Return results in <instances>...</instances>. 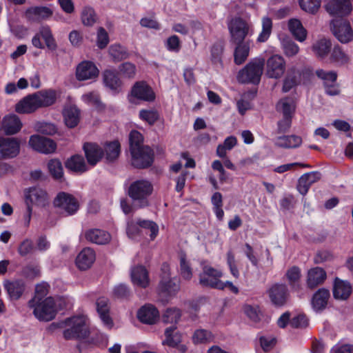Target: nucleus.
Masks as SVG:
<instances>
[{
  "label": "nucleus",
  "instance_id": "obj_62",
  "mask_svg": "<svg viewBox=\"0 0 353 353\" xmlns=\"http://www.w3.org/2000/svg\"><path fill=\"white\" fill-rule=\"evenodd\" d=\"M301 270L297 266H293L289 268L286 273L285 276L288 281L289 285H295V282L300 281L301 279Z\"/></svg>",
  "mask_w": 353,
  "mask_h": 353
},
{
  "label": "nucleus",
  "instance_id": "obj_9",
  "mask_svg": "<svg viewBox=\"0 0 353 353\" xmlns=\"http://www.w3.org/2000/svg\"><path fill=\"white\" fill-rule=\"evenodd\" d=\"M331 28L336 38L341 43H348L353 39V30L350 22L343 17L334 19Z\"/></svg>",
  "mask_w": 353,
  "mask_h": 353
},
{
  "label": "nucleus",
  "instance_id": "obj_44",
  "mask_svg": "<svg viewBox=\"0 0 353 353\" xmlns=\"http://www.w3.org/2000/svg\"><path fill=\"white\" fill-rule=\"evenodd\" d=\"M330 61L343 65L349 62L350 58L339 46H336L331 52Z\"/></svg>",
  "mask_w": 353,
  "mask_h": 353
},
{
  "label": "nucleus",
  "instance_id": "obj_17",
  "mask_svg": "<svg viewBox=\"0 0 353 353\" xmlns=\"http://www.w3.org/2000/svg\"><path fill=\"white\" fill-rule=\"evenodd\" d=\"M132 97L145 101H153L155 94L152 88L145 81H137L131 90Z\"/></svg>",
  "mask_w": 353,
  "mask_h": 353
},
{
  "label": "nucleus",
  "instance_id": "obj_14",
  "mask_svg": "<svg viewBox=\"0 0 353 353\" xmlns=\"http://www.w3.org/2000/svg\"><path fill=\"white\" fill-rule=\"evenodd\" d=\"M28 143L33 150L43 154L53 153L57 149V144L53 140L38 134L32 135Z\"/></svg>",
  "mask_w": 353,
  "mask_h": 353
},
{
  "label": "nucleus",
  "instance_id": "obj_16",
  "mask_svg": "<svg viewBox=\"0 0 353 353\" xmlns=\"http://www.w3.org/2000/svg\"><path fill=\"white\" fill-rule=\"evenodd\" d=\"M19 149L20 144L16 138L0 137V159L15 157Z\"/></svg>",
  "mask_w": 353,
  "mask_h": 353
},
{
  "label": "nucleus",
  "instance_id": "obj_54",
  "mask_svg": "<svg viewBox=\"0 0 353 353\" xmlns=\"http://www.w3.org/2000/svg\"><path fill=\"white\" fill-rule=\"evenodd\" d=\"M49 171L52 176L56 179H59L63 177V167L61 161L58 159H52L48 164Z\"/></svg>",
  "mask_w": 353,
  "mask_h": 353
},
{
  "label": "nucleus",
  "instance_id": "obj_38",
  "mask_svg": "<svg viewBox=\"0 0 353 353\" xmlns=\"http://www.w3.org/2000/svg\"><path fill=\"white\" fill-rule=\"evenodd\" d=\"M288 28L290 32L296 40L301 42L305 41L307 36V31L299 19H290L288 22Z\"/></svg>",
  "mask_w": 353,
  "mask_h": 353
},
{
  "label": "nucleus",
  "instance_id": "obj_2",
  "mask_svg": "<svg viewBox=\"0 0 353 353\" xmlns=\"http://www.w3.org/2000/svg\"><path fill=\"white\" fill-rule=\"evenodd\" d=\"M153 189L152 183L146 179L136 180L130 184L127 194L135 209L145 208L150 205V197Z\"/></svg>",
  "mask_w": 353,
  "mask_h": 353
},
{
  "label": "nucleus",
  "instance_id": "obj_64",
  "mask_svg": "<svg viewBox=\"0 0 353 353\" xmlns=\"http://www.w3.org/2000/svg\"><path fill=\"white\" fill-rule=\"evenodd\" d=\"M119 69L122 75L127 78H133L136 74L135 65L130 62L121 64Z\"/></svg>",
  "mask_w": 353,
  "mask_h": 353
},
{
  "label": "nucleus",
  "instance_id": "obj_59",
  "mask_svg": "<svg viewBox=\"0 0 353 353\" xmlns=\"http://www.w3.org/2000/svg\"><path fill=\"white\" fill-rule=\"evenodd\" d=\"M227 265L229 267L231 274L236 279L240 276L239 269L237 268L236 261L234 254L232 250H229L226 254Z\"/></svg>",
  "mask_w": 353,
  "mask_h": 353
},
{
  "label": "nucleus",
  "instance_id": "obj_22",
  "mask_svg": "<svg viewBox=\"0 0 353 353\" xmlns=\"http://www.w3.org/2000/svg\"><path fill=\"white\" fill-rule=\"evenodd\" d=\"M321 174L318 171L307 172L303 174L298 180L297 190L302 195H305L310 186L320 180Z\"/></svg>",
  "mask_w": 353,
  "mask_h": 353
},
{
  "label": "nucleus",
  "instance_id": "obj_18",
  "mask_svg": "<svg viewBox=\"0 0 353 353\" xmlns=\"http://www.w3.org/2000/svg\"><path fill=\"white\" fill-rule=\"evenodd\" d=\"M99 70L91 61H82L77 67L76 77L79 81H85L97 77Z\"/></svg>",
  "mask_w": 353,
  "mask_h": 353
},
{
  "label": "nucleus",
  "instance_id": "obj_41",
  "mask_svg": "<svg viewBox=\"0 0 353 353\" xmlns=\"http://www.w3.org/2000/svg\"><path fill=\"white\" fill-rule=\"evenodd\" d=\"M104 154L108 162L116 160L121 152V145L118 141L106 143L104 145Z\"/></svg>",
  "mask_w": 353,
  "mask_h": 353
},
{
  "label": "nucleus",
  "instance_id": "obj_20",
  "mask_svg": "<svg viewBox=\"0 0 353 353\" xmlns=\"http://www.w3.org/2000/svg\"><path fill=\"white\" fill-rule=\"evenodd\" d=\"M85 157L89 165H95L103 157V150L94 143H85L83 146Z\"/></svg>",
  "mask_w": 353,
  "mask_h": 353
},
{
  "label": "nucleus",
  "instance_id": "obj_53",
  "mask_svg": "<svg viewBox=\"0 0 353 353\" xmlns=\"http://www.w3.org/2000/svg\"><path fill=\"white\" fill-rule=\"evenodd\" d=\"M299 5L303 10L315 14L321 6V0H299Z\"/></svg>",
  "mask_w": 353,
  "mask_h": 353
},
{
  "label": "nucleus",
  "instance_id": "obj_24",
  "mask_svg": "<svg viewBox=\"0 0 353 353\" xmlns=\"http://www.w3.org/2000/svg\"><path fill=\"white\" fill-rule=\"evenodd\" d=\"M96 305L97 311L103 325L108 329L112 328L113 327L114 323L110 316V306L108 299L105 297L99 298L97 300Z\"/></svg>",
  "mask_w": 353,
  "mask_h": 353
},
{
  "label": "nucleus",
  "instance_id": "obj_19",
  "mask_svg": "<svg viewBox=\"0 0 353 353\" xmlns=\"http://www.w3.org/2000/svg\"><path fill=\"white\" fill-rule=\"evenodd\" d=\"M137 318L143 323L152 325L159 320V312L154 306L147 304L139 310Z\"/></svg>",
  "mask_w": 353,
  "mask_h": 353
},
{
  "label": "nucleus",
  "instance_id": "obj_46",
  "mask_svg": "<svg viewBox=\"0 0 353 353\" xmlns=\"http://www.w3.org/2000/svg\"><path fill=\"white\" fill-rule=\"evenodd\" d=\"M143 135L137 130H132L129 135L130 151L133 152L139 150L141 148H148L143 145Z\"/></svg>",
  "mask_w": 353,
  "mask_h": 353
},
{
  "label": "nucleus",
  "instance_id": "obj_23",
  "mask_svg": "<svg viewBox=\"0 0 353 353\" xmlns=\"http://www.w3.org/2000/svg\"><path fill=\"white\" fill-rule=\"evenodd\" d=\"M352 292L350 282L336 277L333 285V296L335 299L346 300Z\"/></svg>",
  "mask_w": 353,
  "mask_h": 353
},
{
  "label": "nucleus",
  "instance_id": "obj_15",
  "mask_svg": "<svg viewBox=\"0 0 353 353\" xmlns=\"http://www.w3.org/2000/svg\"><path fill=\"white\" fill-rule=\"evenodd\" d=\"M327 12L337 18L348 15L352 11L350 0H330L326 5Z\"/></svg>",
  "mask_w": 353,
  "mask_h": 353
},
{
  "label": "nucleus",
  "instance_id": "obj_56",
  "mask_svg": "<svg viewBox=\"0 0 353 353\" xmlns=\"http://www.w3.org/2000/svg\"><path fill=\"white\" fill-rule=\"evenodd\" d=\"M159 115L157 110H141L139 111V118L150 125H153L159 119Z\"/></svg>",
  "mask_w": 353,
  "mask_h": 353
},
{
  "label": "nucleus",
  "instance_id": "obj_57",
  "mask_svg": "<svg viewBox=\"0 0 353 353\" xmlns=\"http://www.w3.org/2000/svg\"><path fill=\"white\" fill-rule=\"evenodd\" d=\"M137 225L143 228L149 229L151 232L150 236L152 240H153L157 235L159 232V227L156 223L150 220H142L141 219H137Z\"/></svg>",
  "mask_w": 353,
  "mask_h": 353
},
{
  "label": "nucleus",
  "instance_id": "obj_5",
  "mask_svg": "<svg viewBox=\"0 0 353 353\" xmlns=\"http://www.w3.org/2000/svg\"><path fill=\"white\" fill-rule=\"evenodd\" d=\"M26 203L27 205V225H29L32 211V205L45 207L48 204L47 192L39 188H30L25 192Z\"/></svg>",
  "mask_w": 353,
  "mask_h": 353
},
{
  "label": "nucleus",
  "instance_id": "obj_52",
  "mask_svg": "<svg viewBox=\"0 0 353 353\" xmlns=\"http://www.w3.org/2000/svg\"><path fill=\"white\" fill-rule=\"evenodd\" d=\"M180 274L185 280H190L192 277V269L185 254L180 256Z\"/></svg>",
  "mask_w": 353,
  "mask_h": 353
},
{
  "label": "nucleus",
  "instance_id": "obj_55",
  "mask_svg": "<svg viewBox=\"0 0 353 353\" xmlns=\"http://www.w3.org/2000/svg\"><path fill=\"white\" fill-rule=\"evenodd\" d=\"M48 284L45 283L37 285L35 288V295L29 301L28 305H34L33 304H34V303L43 300V298L48 294Z\"/></svg>",
  "mask_w": 353,
  "mask_h": 353
},
{
  "label": "nucleus",
  "instance_id": "obj_34",
  "mask_svg": "<svg viewBox=\"0 0 353 353\" xmlns=\"http://www.w3.org/2000/svg\"><path fill=\"white\" fill-rule=\"evenodd\" d=\"M330 296V291L325 288L319 289L313 295L312 305L314 310L321 311L325 308Z\"/></svg>",
  "mask_w": 353,
  "mask_h": 353
},
{
  "label": "nucleus",
  "instance_id": "obj_31",
  "mask_svg": "<svg viewBox=\"0 0 353 353\" xmlns=\"http://www.w3.org/2000/svg\"><path fill=\"white\" fill-rule=\"evenodd\" d=\"M34 94L39 108L50 106L55 103L57 99V93L52 89L42 90Z\"/></svg>",
  "mask_w": 353,
  "mask_h": 353
},
{
  "label": "nucleus",
  "instance_id": "obj_4",
  "mask_svg": "<svg viewBox=\"0 0 353 353\" xmlns=\"http://www.w3.org/2000/svg\"><path fill=\"white\" fill-rule=\"evenodd\" d=\"M34 305H29L33 308V314L39 321H50L54 319L59 310L54 298L50 296L39 302Z\"/></svg>",
  "mask_w": 353,
  "mask_h": 353
},
{
  "label": "nucleus",
  "instance_id": "obj_28",
  "mask_svg": "<svg viewBox=\"0 0 353 353\" xmlns=\"http://www.w3.org/2000/svg\"><path fill=\"white\" fill-rule=\"evenodd\" d=\"M21 127V121L14 114L7 115L2 120V129L7 135H12L17 133Z\"/></svg>",
  "mask_w": 353,
  "mask_h": 353
},
{
  "label": "nucleus",
  "instance_id": "obj_6",
  "mask_svg": "<svg viewBox=\"0 0 353 353\" xmlns=\"http://www.w3.org/2000/svg\"><path fill=\"white\" fill-rule=\"evenodd\" d=\"M232 43H241L245 41V37L249 34L251 24L241 17L233 18L228 23Z\"/></svg>",
  "mask_w": 353,
  "mask_h": 353
},
{
  "label": "nucleus",
  "instance_id": "obj_32",
  "mask_svg": "<svg viewBox=\"0 0 353 353\" xmlns=\"http://www.w3.org/2000/svg\"><path fill=\"white\" fill-rule=\"evenodd\" d=\"M39 108L34 94H30L18 102L15 110L19 114H30Z\"/></svg>",
  "mask_w": 353,
  "mask_h": 353
},
{
  "label": "nucleus",
  "instance_id": "obj_60",
  "mask_svg": "<svg viewBox=\"0 0 353 353\" xmlns=\"http://www.w3.org/2000/svg\"><path fill=\"white\" fill-rule=\"evenodd\" d=\"M85 340H86V343L88 344L99 345L101 344L105 343L108 341V338L104 334L99 331H96L92 334L90 333L89 336Z\"/></svg>",
  "mask_w": 353,
  "mask_h": 353
},
{
  "label": "nucleus",
  "instance_id": "obj_45",
  "mask_svg": "<svg viewBox=\"0 0 353 353\" xmlns=\"http://www.w3.org/2000/svg\"><path fill=\"white\" fill-rule=\"evenodd\" d=\"M26 14L34 15L35 19H46L50 17L52 14V11L46 6H37L32 7L27 10Z\"/></svg>",
  "mask_w": 353,
  "mask_h": 353
},
{
  "label": "nucleus",
  "instance_id": "obj_29",
  "mask_svg": "<svg viewBox=\"0 0 353 353\" xmlns=\"http://www.w3.org/2000/svg\"><path fill=\"white\" fill-rule=\"evenodd\" d=\"M95 260V253L91 248H84L77 256L76 265L81 270L91 267Z\"/></svg>",
  "mask_w": 353,
  "mask_h": 353
},
{
  "label": "nucleus",
  "instance_id": "obj_58",
  "mask_svg": "<svg viewBox=\"0 0 353 353\" xmlns=\"http://www.w3.org/2000/svg\"><path fill=\"white\" fill-rule=\"evenodd\" d=\"M34 128L37 132L47 135H53L57 132L56 125L51 123L37 122Z\"/></svg>",
  "mask_w": 353,
  "mask_h": 353
},
{
  "label": "nucleus",
  "instance_id": "obj_63",
  "mask_svg": "<svg viewBox=\"0 0 353 353\" xmlns=\"http://www.w3.org/2000/svg\"><path fill=\"white\" fill-rule=\"evenodd\" d=\"M282 46L284 54L287 57H294L299 51L298 45L291 40L283 41Z\"/></svg>",
  "mask_w": 353,
  "mask_h": 353
},
{
  "label": "nucleus",
  "instance_id": "obj_27",
  "mask_svg": "<svg viewBox=\"0 0 353 353\" xmlns=\"http://www.w3.org/2000/svg\"><path fill=\"white\" fill-rule=\"evenodd\" d=\"M63 121L69 128H75L80 121V110L75 105H70L63 110Z\"/></svg>",
  "mask_w": 353,
  "mask_h": 353
},
{
  "label": "nucleus",
  "instance_id": "obj_21",
  "mask_svg": "<svg viewBox=\"0 0 353 353\" xmlns=\"http://www.w3.org/2000/svg\"><path fill=\"white\" fill-rule=\"evenodd\" d=\"M327 278L326 272L321 268L315 267L310 269L307 274L306 285L311 290L323 284Z\"/></svg>",
  "mask_w": 353,
  "mask_h": 353
},
{
  "label": "nucleus",
  "instance_id": "obj_40",
  "mask_svg": "<svg viewBox=\"0 0 353 353\" xmlns=\"http://www.w3.org/2000/svg\"><path fill=\"white\" fill-rule=\"evenodd\" d=\"M332 43L330 40L321 39L316 41L312 46V50L319 58L323 59L330 52Z\"/></svg>",
  "mask_w": 353,
  "mask_h": 353
},
{
  "label": "nucleus",
  "instance_id": "obj_35",
  "mask_svg": "<svg viewBox=\"0 0 353 353\" xmlns=\"http://www.w3.org/2000/svg\"><path fill=\"white\" fill-rule=\"evenodd\" d=\"M65 167L72 172L80 174L88 170L83 157L79 154L73 155L68 159L65 162Z\"/></svg>",
  "mask_w": 353,
  "mask_h": 353
},
{
  "label": "nucleus",
  "instance_id": "obj_11",
  "mask_svg": "<svg viewBox=\"0 0 353 353\" xmlns=\"http://www.w3.org/2000/svg\"><path fill=\"white\" fill-rule=\"evenodd\" d=\"M267 293L272 304L277 307L285 305L290 297L288 288L284 283L272 284Z\"/></svg>",
  "mask_w": 353,
  "mask_h": 353
},
{
  "label": "nucleus",
  "instance_id": "obj_47",
  "mask_svg": "<svg viewBox=\"0 0 353 353\" xmlns=\"http://www.w3.org/2000/svg\"><path fill=\"white\" fill-rule=\"evenodd\" d=\"M81 18L83 24L86 26H93L97 20L94 9L90 6H85L83 8Z\"/></svg>",
  "mask_w": 353,
  "mask_h": 353
},
{
  "label": "nucleus",
  "instance_id": "obj_25",
  "mask_svg": "<svg viewBox=\"0 0 353 353\" xmlns=\"http://www.w3.org/2000/svg\"><path fill=\"white\" fill-rule=\"evenodd\" d=\"M3 287L12 300L19 299L26 289L25 282L21 279L6 280L3 283Z\"/></svg>",
  "mask_w": 353,
  "mask_h": 353
},
{
  "label": "nucleus",
  "instance_id": "obj_37",
  "mask_svg": "<svg viewBox=\"0 0 353 353\" xmlns=\"http://www.w3.org/2000/svg\"><path fill=\"white\" fill-rule=\"evenodd\" d=\"M302 143V139L296 135L279 137L274 144L283 148H294L299 147Z\"/></svg>",
  "mask_w": 353,
  "mask_h": 353
},
{
  "label": "nucleus",
  "instance_id": "obj_26",
  "mask_svg": "<svg viewBox=\"0 0 353 353\" xmlns=\"http://www.w3.org/2000/svg\"><path fill=\"white\" fill-rule=\"evenodd\" d=\"M102 76L105 87L114 92H118L120 90L122 82L116 70L107 69L103 71Z\"/></svg>",
  "mask_w": 353,
  "mask_h": 353
},
{
  "label": "nucleus",
  "instance_id": "obj_39",
  "mask_svg": "<svg viewBox=\"0 0 353 353\" xmlns=\"http://www.w3.org/2000/svg\"><path fill=\"white\" fill-rule=\"evenodd\" d=\"M165 339L163 341V344L168 345L170 347H175L181 343V336L176 331L175 325H171L165 330Z\"/></svg>",
  "mask_w": 353,
  "mask_h": 353
},
{
  "label": "nucleus",
  "instance_id": "obj_30",
  "mask_svg": "<svg viewBox=\"0 0 353 353\" xmlns=\"http://www.w3.org/2000/svg\"><path fill=\"white\" fill-rule=\"evenodd\" d=\"M131 279L134 285L145 288L149 285L148 272L143 265H138L131 270Z\"/></svg>",
  "mask_w": 353,
  "mask_h": 353
},
{
  "label": "nucleus",
  "instance_id": "obj_42",
  "mask_svg": "<svg viewBox=\"0 0 353 353\" xmlns=\"http://www.w3.org/2000/svg\"><path fill=\"white\" fill-rule=\"evenodd\" d=\"M213 335L210 331L205 329L196 330L192 336L194 344H205L212 341Z\"/></svg>",
  "mask_w": 353,
  "mask_h": 353
},
{
  "label": "nucleus",
  "instance_id": "obj_7",
  "mask_svg": "<svg viewBox=\"0 0 353 353\" xmlns=\"http://www.w3.org/2000/svg\"><path fill=\"white\" fill-rule=\"evenodd\" d=\"M222 276L221 271L210 265H205L199 274V284L203 287L223 290V282L220 280Z\"/></svg>",
  "mask_w": 353,
  "mask_h": 353
},
{
  "label": "nucleus",
  "instance_id": "obj_49",
  "mask_svg": "<svg viewBox=\"0 0 353 353\" xmlns=\"http://www.w3.org/2000/svg\"><path fill=\"white\" fill-rule=\"evenodd\" d=\"M276 109L282 112L283 117H292L294 110L293 100L288 97L280 100L276 105Z\"/></svg>",
  "mask_w": 353,
  "mask_h": 353
},
{
  "label": "nucleus",
  "instance_id": "obj_43",
  "mask_svg": "<svg viewBox=\"0 0 353 353\" xmlns=\"http://www.w3.org/2000/svg\"><path fill=\"white\" fill-rule=\"evenodd\" d=\"M108 51L113 61L116 62L125 59L129 56L127 49L119 44L111 45Z\"/></svg>",
  "mask_w": 353,
  "mask_h": 353
},
{
  "label": "nucleus",
  "instance_id": "obj_50",
  "mask_svg": "<svg viewBox=\"0 0 353 353\" xmlns=\"http://www.w3.org/2000/svg\"><path fill=\"white\" fill-rule=\"evenodd\" d=\"M316 76L323 81L324 87L332 85L336 82L337 74L335 72H326L322 69L316 71Z\"/></svg>",
  "mask_w": 353,
  "mask_h": 353
},
{
  "label": "nucleus",
  "instance_id": "obj_12",
  "mask_svg": "<svg viewBox=\"0 0 353 353\" xmlns=\"http://www.w3.org/2000/svg\"><path fill=\"white\" fill-rule=\"evenodd\" d=\"M286 68L284 58L279 54L271 56L266 61V75L271 79L281 78Z\"/></svg>",
  "mask_w": 353,
  "mask_h": 353
},
{
  "label": "nucleus",
  "instance_id": "obj_13",
  "mask_svg": "<svg viewBox=\"0 0 353 353\" xmlns=\"http://www.w3.org/2000/svg\"><path fill=\"white\" fill-rule=\"evenodd\" d=\"M132 164L136 168H146L150 167L154 161V152L150 148H141L139 150L131 152Z\"/></svg>",
  "mask_w": 353,
  "mask_h": 353
},
{
  "label": "nucleus",
  "instance_id": "obj_33",
  "mask_svg": "<svg viewBox=\"0 0 353 353\" xmlns=\"http://www.w3.org/2000/svg\"><path fill=\"white\" fill-rule=\"evenodd\" d=\"M85 239L99 245L106 244L111 239L110 234L103 230L90 229L85 233Z\"/></svg>",
  "mask_w": 353,
  "mask_h": 353
},
{
  "label": "nucleus",
  "instance_id": "obj_10",
  "mask_svg": "<svg viewBox=\"0 0 353 353\" xmlns=\"http://www.w3.org/2000/svg\"><path fill=\"white\" fill-rule=\"evenodd\" d=\"M163 272L162 279L159 285L160 293L170 296L175 295L180 290V281L176 279H169V266L163 263L161 267Z\"/></svg>",
  "mask_w": 353,
  "mask_h": 353
},
{
  "label": "nucleus",
  "instance_id": "obj_51",
  "mask_svg": "<svg viewBox=\"0 0 353 353\" xmlns=\"http://www.w3.org/2000/svg\"><path fill=\"white\" fill-rule=\"evenodd\" d=\"M181 316L179 309L173 307L168 308L162 316V320L165 323H176Z\"/></svg>",
  "mask_w": 353,
  "mask_h": 353
},
{
  "label": "nucleus",
  "instance_id": "obj_8",
  "mask_svg": "<svg viewBox=\"0 0 353 353\" xmlns=\"http://www.w3.org/2000/svg\"><path fill=\"white\" fill-rule=\"evenodd\" d=\"M53 204L55 208L63 211L68 216L74 214L79 208L77 199L73 195L65 192L57 194Z\"/></svg>",
  "mask_w": 353,
  "mask_h": 353
},
{
  "label": "nucleus",
  "instance_id": "obj_3",
  "mask_svg": "<svg viewBox=\"0 0 353 353\" xmlns=\"http://www.w3.org/2000/svg\"><path fill=\"white\" fill-rule=\"evenodd\" d=\"M265 63L263 58H256L250 61L239 72L237 75L239 82L259 84L263 72Z\"/></svg>",
  "mask_w": 353,
  "mask_h": 353
},
{
  "label": "nucleus",
  "instance_id": "obj_1",
  "mask_svg": "<svg viewBox=\"0 0 353 353\" xmlns=\"http://www.w3.org/2000/svg\"><path fill=\"white\" fill-rule=\"evenodd\" d=\"M87 321L85 315H75L61 321L59 327L65 328L63 336L65 340L83 341L90 334Z\"/></svg>",
  "mask_w": 353,
  "mask_h": 353
},
{
  "label": "nucleus",
  "instance_id": "obj_61",
  "mask_svg": "<svg viewBox=\"0 0 353 353\" xmlns=\"http://www.w3.org/2000/svg\"><path fill=\"white\" fill-rule=\"evenodd\" d=\"M245 315L254 323H258L261 320V312L258 307H253L250 305L243 307Z\"/></svg>",
  "mask_w": 353,
  "mask_h": 353
},
{
  "label": "nucleus",
  "instance_id": "obj_48",
  "mask_svg": "<svg viewBox=\"0 0 353 353\" xmlns=\"http://www.w3.org/2000/svg\"><path fill=\"white\" fill-rule=\"evenodd\" d=\"M272 29V19L268 17H263L262 19V30L257 38V41L261 43L266 41L271 34Z\"/></svg>",
  "mask_w": 353,
  "mask_h": 353
},
{
  "label": "nucleus",
  "instance_id": "obj_36",
  "mask_svg": "<svg viewBox=\"0 0 353 353\" xmlns=\"http://www.w3.org/2000/svg\"><path fill=\"white\" fill-rule=\"evenodd\" d=\"M234 43L236 46L234 52V63L241 65L245 62L249 56L250 43L248 41Z\"/></svg>",
  "mask_w": 353,
  "mask_h": 353
}]
</instances>
